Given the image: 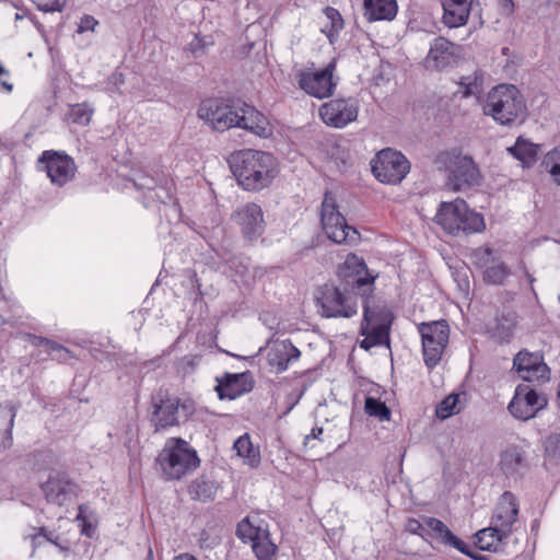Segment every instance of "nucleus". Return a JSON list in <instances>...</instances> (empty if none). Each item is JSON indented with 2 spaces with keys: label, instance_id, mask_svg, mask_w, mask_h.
Returning a JSON list of instances; mask_svg holds the SVG:
<instances>
[{
  "label": "nucleus",
  "instance_id": "69168bd1",
  "mask_svg": "<svg viewBox=\"0 0 560 560\" xmlns=\"http://www.w3.org/2000/svg\"><path fill=\"white\" fill-rule=\"evenodd\" d=\"M144 560H154V557H153V550L152 548L150 547L149 550H148V553H147V557Z\"/></svg>",
  "mask_w": 560,
  "mask_h": 560
},
{
  "label": "nucleus",
  "instance_id": "c85d7f7f",
  "mask_svg": "<svg viewBox=\"0 0 560 560\" xmlns=\"http://www.w3.org/2000/svg\"><path fill=\"white\" fill-rule=\"evenodd\" d=\"M518 323V315L515 311L502 312L497 317L495 326L492 331V336L499 342H510L513 338L515 329Z\"/></svg>",
  "mask_w": 560,
  "mask_h": 560
},
{
  "label": "nucleus",
  "instance_id": "f3484780",
  "mask_svg": "<svg viewBox=\"0 0 560 560\" xmlns=\"http://www.w3.org/2000/svg\"><path fill=\"white\" fill-rule=\"evenodd\" d=\"M546 405L547 399L544 395L538 394L529 385L520 384L508 409L515 419L526 421L534 418Z\"/></svg>",
  "mask_w": 560,
  "mask_h": 560
},
{
  "label": "nucleus",
  "instance_id": "4d7b16f0",
  "mask_svg": "<svg viewBox=\"0 0 560 560\" xmlns=\"http://www.w3.org/2000/svg\"><path fill=\"white\" fill-rule=\"evenodd\" d=\"M97 25L98 21L94 16L84 14L80 20L77 32L79 34H82L88 31L93 32Z\"/></svg>",
  "mask_w": 560,
  "mask_h": 560
},
{
  "label": "nucleus",
  "instance_id": "5fc2aeb1",
  "mask_svg": "<svg viewBox=\"0 0 560 560\" xmlns=\"http://www.w3.org/2000/svg\"><path fill=\"white\" fill-rule=\"evenodd\" d=\"M36 7L42 12H61L66 7V1L59 0H35Z\"/></svg>",
  "mask_w": 560,
  "mask_h": 560
},
{
  "label": "nucleus",
  "instance_id": "c9c22d12",
  "mask_svg": "<svg viewBox=\"0 0 560 560\" xmlns=\"http://www.w3.org/2000/svg\"><path fill=\"white\" fill-rule=\"evenodd\" d=\"M324 14L328 20V24L322 30V32L327 36L330 44H332L339 36V33L345 26L343 19L340 12L332 8L326 7L324 9Z\"/></svg>",
  "mask_w": 560,
  "mask_h": 560
},
{
  "label": "nucleus",
  "instance_id": "9b49d317",
  "mask_svg": "<svg viewBox=\"0 0 560 560\" xmlns=\"http://www.w3.org/2000/svg\"><path fill=\"white\" fill-rule=\"evenodd\" d=\"M421 336L423 361L428 369L435 368L448 345L450 325L445 319L422 322L418 326Z\"/></svg>",
  "mask_w": 560,
  "mask_h": 560
},
{
  "label": "nucleus",
  "instance_id": "4c0bfd02",
  "mask_svg": "<svg viewBox=\"0 0 560 560\" xmlns=\"http://www.w3.org/2000/svg\"><path fill=\"white\" fill-rule=\"evenodd\" d=\"M252 549L259 560H272L277 547L270 539L269 530L252 544Z\"/></svg>",
  "mask_w": 560,
  "mask_h": 560
},
{
  "label": "nucleus",
  "instance_id": "0e129e2a",
  "mask_svg": "<svg viewBox=\"0 0 560 560\" xmlns=\"http://www.w3.org/2000/svg\"><path fill=\"white\" fill-rule=\"evenodd\" d=\"M84 510H85V505H80V506H79V513H78V515H77V520H78V521H83V522H85V517H84V515H83Z\"/></svg>",
  "mask_w": 560,
  "mask_h": 560
},
{
  "label": "nucleus",
  "instance_id": "aec40b11",
  "mask_svg": "<svg viewBox=\"0 0 560 560\" xmlns=\"http://www.w3.org/2000/svg\"><path fill=\"white\" fill-rule=\"evenodd\" d=\"M513 368L526 382L545 383L550 378V369L544 361L541 352H529L523 349L513 359Z\"/></svg>",
  "mask_w": 560,
  "mask_h": 560
},
{
  "label": "nucleus",
  "instance_id": "3c124183",
  "mask_svg": "<svg viewBox=\"0 0 560 560\" xmlns=\"http://www.w3.org/2000/svg\"><path fill=\"white\" fill-rule=\"evenodd\" d=\"M198 363V355H185L177 362V371L183 376H187L188 374H191L196 370Z\"/></svg>",
  "mask_w": 560,
  "mask_h": 560
},
{
  "label": "nucleus",
  "instance_id": "8fccbe9b",
  "mask_svg": "<svg viewBox=\"0 0 560 560\" xmlns=\"http://www.w3.org/2000/svg\"><path fill=\"white\" fill-rule=\"evenodd\" d=\"M30 537L32 539V544H33L34 548H37L38 546H40L42 542L39 541V538L43 537L47 541L57 546L60 550H62V551L68 550L67 547H63L62 545H60L58 542V539H59L58 535H56L54 532L47 530V528L44 526L37 528V532L35 534L31 535Z\"/></svg>",
  "mask_w": 560,
  "mask_h": 560
},
{
  "label": "nucleus",
  "instance_id": "412c9836",
  "mask_svg": "<svg viewBox=\"0 0 560 560\" xmlns=\"http://www.w3.org/2000/svg\"><path fill=\"white\" fill-rule=\"evenodd\" d=\"M460 57V47L444 37H436L430 44L424 65L427 69L442 71L454 67Z\"/></svg>",
  "mask_w": 560,
  "mask_h": 560
},
{
  "label": "nucleus",
  "instance_id": "680f3d73",
  "mask_svg": "<svg viewBox=\"0 0 560 560\" xmlns=\"http://www.w3.org/2000/svg\"><path fill=\"white\" fill-rule=\"evenodd\" d=\"M13 89V85L5 80H0V90H4L10 93Z\"/></svg>",
  "mask_w": 560,
  "mask_h": 560
},
{
  "label": "nucleus",
  "instance_id": "5701e85b",
  "mask_svg": "<svg viewBox=\"0 0 560 560\" xmlns=\"http://www.w3.org/2000/svg\"><path fill=\"white\" fill-rule=\"evenodd\" d=\"M301 351L289 340H276L267 351V363L277 374L288 370L289 364L298 361Z\"/></svg>",
  "mask_w": 560,
  "mask_h": 560
},
{
  "label": "nucleus",
  "instance_id": "a18cd8bd",
  "mask_svg": "<svg viewBox=\"0 0 560 560\" xmlns=\"http://www.w3.org/2000/svg\"><path fill=\"white\" fill-rule=\"evenodd\" d=\"M542 165L551 175L553 182L560 185V145L544 156Z\"/></svg>",
  "mask_w": 560,
  "mask_h": 560
},
{
  "label": "nucleus",
  "instance_id": "de8ad7c7",
  "mask_svg": "<svg viewBox=\"0 0 560 560\" xmlns=\"http://www.w3.org/2000/svg\"><path fill=\"white\" fill-rule=\"evenodd\" d=\"M214 44L211 36L195 35L187 46L194 58L203 56L208 48Z\"/></svg>",
  "mask_w": 560,
  "mask_h": 560
},
{
  "label": "nucleus",
  "instance_id": "a878e982",
  "mask_svg": "<svg viewBox=\"0 0 560 560\" xmlns=\"http://www.w3.org/2000/svg\"><path fill=\"white\" fill-rule=\"evenodd\" d=\"M500 466L508 477L523 474L528 467L525 450L518 445L508 446L501 453Z\"/></svg>",
  "mask_w": 560,
  "mask_h": 560
},
{
  "label": "nucleus",
  "instance_id": "c756f323",
  "mask_svg": "<svg viewBox=\"0 0 560 560\" xmlns=\"http://www.w3.org/2000/svg\"><path fill=\"white\" fill-rule=\"evenodd\" d=\"M509 152L524 166L530 167L537 161L540 152V145L536 144L522 136L517 137L515 144L509 148Z\"/></svg>",
  "mask_w": 560,
  "mask_h": 560
},
{
  "label": "nucleus",
  "instance_id": "864d4df0",
  "mask_svg": "<svg viewBox=\"0 0 560 560\" xmlns=\"http://www.w3.org/2000/svg\"><path fill=\"white\" fill-rule=\"evenodd\" d=\"M16 416V410L14 407L10 408V419L4 431L3 438L0 440V446L3 448H9L13 444L12 430L14 425V418Z\"/></svg>",
  "mask_w": 560,
  "mask_h": 560
},
{
  "label": "nucleus",
  "instance_id": "4be33fe9",
  "mask_svg": "<svg viewBox=\"0 0 560 560\" xmlns=\"http://www.w3.org/2000/svg\"><path fill=\"white\" fill-rule=\"evenodd\" d=\"M232 220L240 226L246 240H257L265 231L264 213L255 202L240 206L232 214Z\"/></svg>",
  "mask_w": 560,
  "mask_h": 560
},
{
  "label": "nucleus",
  "instance_id": "1a4fd4ad",
  "mask_svg": "<svg viewBox=\"0 0 560 560\" xmlns=\"http://www.w3.org/2000/svg\"><path fill=\"white\" fill-rule=\"evenodd\" d=\"M337 277L346 292L361 299L372 295L375 291L376 275H372L364 259L350 253L338 266Z\"/></svg>",
  "mask_w": 560,
  "mask_h": 560
},
{
  "label": "nucleus",
  "instance_id": "2f4dec72",
  "mask_svg": "<svg viewBox=\"0 0 560 560\" xmlns=\"http://www.w3.org/2000/svg\"><path fill=\"white\" fill-rule=\"evenodd\" d=\"M267 530V525L262 521L252 520L247 516L237 524L236 536L243 542H250L252 545Z\"/></svg>",
  "mask_w": 560,
  "mask_h": 560
},
{
  "label": "nucleus",
  "instance_id": "052dcab7",
  "mask_svg": "<svg viewBox=\"0 0 560 560\" xmlns=\"http://www.w3.org/2000/svg\"><path fill=\"white\" fill-rule=\"evenodd\" d=\"M524 273H525V277L527 278L528 282L530 283V290L532 292L536 295V292H535V289H534V282H535V278L533 277V275L524 267Z\"/></svg>",
  "mask_w": 560,
  "mask_h": 560
},
{
  "label": "nucleus",
  "instance_id": "37998d69",
  "mask_svg": "<svg viewBox=\"0 0 560 560\" xmlns=\"http://www.w3.org/2000/svg\"><path fill=\"white\" fill-rule=\"evenodd\" d=\"M364 410L370 417H375L380 421H388L390 419V409L377 398L366 397Z\"/></svg>",
  "mask_w": 560,
  "mask_h": 560
},
{
  "label": "nucleus",
  "instance_id": "dca6fc26",
  "mask_svg": "<svg viewBox=\"0 0 560 560\" xmlns=\"http://www.w3.org/2000/svg\"><path fill=\"white\" fill-rule=\"evenodd\" d=\"M359 103L354 97L334 98L319 107V117L331 128L342 129L357 120Z\"/></svg>",
  "mask_w": 560,
  "mask_h": 560
},
{
  "label": "nucleus",
  "instance_id": "393cba45",
  "mask_svg": "<svg viewBox=\"0 0 560 560\" xmlns=\"http://www.w3.org/2000/svg\"><path fill=\"white\" fill-rule=\"evenodd\" d=\"M472 0H442L443 23L455 28L467 23Z\"/></svg>",
  "mask_w": 560,
  "mask_h": 560
},
{
  "label": "nucleus",
  "instance_id": "f704fd0d",
  "mask_svg": "<svg viewBox=\"0 0 560 560\" xmlns=\"http://www.w3.org/2000/svg\"><path fill=\"white\" fill-rule=\"evenodd\" d=\"M323 230L327 237L336 244H353L357 243L360 238L359 232L353 226L348 225L346 220L341 224L332 225L331 229L325 228Z\"/></svg>",
  "mask_w": 560,
  "mask_h": 560
},
{
  "label": "nucleus",
  "instance_id": "6e6d98bb",
  "mask_svg": "<svg viewBox=\"0 0 560 560\" xmlns=\"http://www.w3.org/2000/svg\"><path fill=\"white\" fill-rule=\"evenodd\" d=\"M492 253L493 252L490 247H479V248L475 249L474 255H472L475 258V262L477 265H479L480 267L486 266L487 264L492 261V259H491Z\"/></svg>",
  "mask_w": 560,
  "mask_h": 560
},
{
  "label": "nucleus",
  "instance_id": "f03ea898",
  "mask_svg": "<svg viewBox=\"0 0 560 560\" xmlns=\"http://www.w3.org/2000/svg\"><path fill=\"white\" fill-rule=\"evenodd\" d=\"M228 163L238 185L247 191L268 187L278 174L275 158L264 151L240 150L230 155Z\"/></svg>",
  "mask_w": 560,
  "mask_h": 560
},
{
  "label": "nucleus",
  "instance_id": "6e6552de",
  "mask_svg": "<svg viewBox=\"0 0 560 560\" xmlns=\"http://www.w3.org/2000/svg\"><path fill=\"white\" fill-rule=\"evenodd\" d=\"M518 516V502L516 497L505 491L501 494L499 502L492 515V526L480 529L477 534V542L479 549L491 550L493 540L486 541V536H495L497 540H505L512 533V526L517 521Z\"/></svg>",
  "mask_w": 560,
  "mask_h": 560
},
{
  "label": "nucleus",
  "instance_id": "ea45409f",
  "mask_svg": "<svg viewBox=\"0 0 560 560\" xmlns=\"http://www.w3.org/2000/svg\"><path fill=\"white\" fill-rule=\"evenodd\" d=\"M33 470H45L57 463L56 454L51 450L36 451L28 456Z\"/></svg>",
  "mask_w": 560,
  "mask_h": 560
},
{
  "label": "nucleus",
  "instance_id": "72a5a7b5",
  "mask_svg": "<svg viewBox=\"0 0 560 560\" xmlns=\"http://www.w3.org/2000/svg\"><path fill=\"white\" fill-rule=\"evenodd\" d=\"M236 454L244 459V463L250 467H257L260 464V453L254 447L249 435L246 433L240 436L233 445Z\"/></svg>",
  "mask_w": 560,
  "mask_h": 560
},
{
  "label": "nucleus",
  "instance_id": "4468645a",
  "mask_svg": "<svg viewBox=\"0 0 560 560\" xmlns=\"http://www.w3.org/2000/svg\"><path fill=\"white\" fill-rule=\"evenodd\" d=\"M133 185L143 192L142 203L145 208L165 205L173 199V184L164 175L140 174L133 179Z\"/></svg>",
  "mask_w": 560,
  "mask_h": 560
},
{
  "label": "nucleus",
  "instance_id": "b1692460",
  "mask_svg": "<svg viewBox=\"0 0 560 560\" xmlns=\"http://www.w3.org/2000/svg\"><path fill=\"white\" fill-rule=\"evenodd\" d=\"M215 392L220 399L234 400L253 389L252 377L248 372L225 373L217 378Z\"/></svg>",
  "mask_w": 560,
  "mask_h": 560
},
{
  "label": "nucleus",
  "instance_id": "e433bc0d",
  "mask_svg": "<svg viewBox=\"0 0 560 560\" xmlns=\"http://www.w3.org/2000/svg\"><path fill=\"white\" fill-rule=\"evenodd\" d=\"M458 84L463 97L478 96L482 93V75L478 71H475L472 75L460 78Z\"/></svg>",
  "mask_w": 560,
  "mask_h": 560
},
{
  "label": "nucleus",
  "instance_id": "7ed1b4c3",
  "mask_svg": "<svg viewBox=\"0 0 560 560\" xmlns=\"http://www.w3.org/2000/svg\"><path fill=\"white\" fill-rule=\"evenodd\" d=\"M194 412L195 406L191 400L171 397L160 389L151 396L148 418L154 432L158 433L178 427L182 419L187 420Z\"/></svg>",
  "mask_w": 560,
  "mask_h": 560
},
{
  "label": "nucleus",
  "instance_id": "39448f33",
  "mask_svg": "<svg viewBox=\"0 0 560 560\" xmlns=\"http://www.w3.org/2000/svg\"><path fill=\"white\" fill-rule=\"evenodd\" d=\"M440 170L446 173V185L453 191H464L481 182L480 171L469 155L457 151H443L435 160Z\"/></svg>",
  "mask_w": 560,
  "mask_h": 560
},
{
  "label": "nucleus",
  "instance_id": "7c9ffc66",
  "mask_svg": "<svg viewBox=\"0 0 560 560\" xmlns=\"http://www.w3.org/2000/svg\"><path fill=\"white\" fill-rule=\"evenodd\" d=\"M218 485L207 476H199L188 486V493L195 501L211 502L214 500Z\"/></svg>",
  "mask_w": 560,
  "mask_h": 560
},
{
  "label": "nucleus",
  "instance_id": "09e8293b",
  "mask_svg": "<svg viewBox=\"0 0 560 560\" xmlns=\"http://www.w3.org/2000/svg\"><path fill=\"white\" fill-rule=\"evenodd\" d=\"M27 341L34 347H45L47 349V351H49V352H52V351H60V352L62 351L66 353L69 352L68 349H66L63 346H61V345L57 343L56 341L50 340L46 337L27 334Z\"/></svg>",
  "mask_w": 560,
  "mask_h": 560
},
{
  "label": "nucleus",
  "instance_id": "774afa93",
  "mask_svg": "<svg viewBox=\"0 0 560 560\" xmlns=\"http://www.w3.org/2000/svg\"><path fill=\"white\" fill-rule=\"evenodd\" d=\"M194 285H196L198 289L200 288V283H199V280L197 279V275L194 273V281H192Z\"/></svg>",
  "mask_w": 560,
  "mask_h": 560
},
{
  "label": "nucleus",
  "instance_id": "49530a36",
  "mask_svg": "<svg viewBox=\"0 0 560 560\" xmlns=\"http://www.w3.org/2000/svg\"><path fill=\"white\" fill-rule=\"evenodd\" d=\"M360 332H361L362 336H364V339L361 341L360 347L365 349V350H369V349H371L373 347H378V346H387V347H389L390 339L384 337V335H381V334H377V332H373V331H369V330H366L365 328H362V327H360Z\"/></svg>",
  "mask_w": 560,
  "mask_h": 560
},
{
  "label": "nucleus",
  "instance_id": "f257e3e1",
  "mask_svg": "<svg viewBox=\"0 0 560 560\" xmlns=\"http://www.w3.org/2000/svg\"><path fill=\"white\" fill-rule=\"evenodd\" d=\"M198 117L214 131L223 132L237 127L257 136L266 133V117L241 100L211 97L203 100L197 110Z\"/></svg>",
  "mask_w": 560,
  "mask_h": 560
},
{
  "label": "nucleus",
  "instance_id": "e2e57ef3",
  "mask_svg": "<svg viewBox=\"0 0 560 560\" xmlns=\"http://www.w3.org/2000/svg\"><path fill=\"white\" fill-rule=\"evenodd\" d=\"M173 560H198L197 558H195L190 553H180L176 557H174Z\"/></svg>",
  "mask_w": 560,
  "mask_h": 560
},
{
  "label": "nucleus",
  "instance_id": "c03bdc74",
  "mask_svg": "<svg viewBox=\"0 0 560 560\" xmlns=\"http://www.w3.org/2000/svg\"><path fill=\"white\" fill-rule=\"evenodd\" d=\"M459 395L451 394L445 397L438 406H436V416L440 419H447L453 415H456L460 411V407L458 406Z\"/></svg>",
  "mask_w": 560,
  "mask_h": 560
},
{
  "label": "nucleus",
  "instance_id": "a19ab883",
  "mask_svg": "<svg viewBox=\"0 0 560 560\" xmlns=\"http://www.w3.org/2000/svg\"><path fill=\"white\" fill-rule=\"evenodd\" d=\"M545 463L560 465V433H552L544 442Z\"/></svg>",
  "mask_w": 560,
  "mask_h": 560
},
{
  "label": "nucleus",
  "instance_id": "603ef678",
  "mask_svg": "<svg viewBox=\"0 0 560 560\" xmlns=\"http://www.w3.org/2000/svg\"><path fill=\"white\" fill-rule=\"evenodd\" d=\"M406 532L420 536L423 540H428L427 535H429V532L427 530V526L423 522V517L421 521L417 518H408L406 523Z\"/></svg>",
  "mask_w": 560,
  "mask_h": 560
},
{
  "label": "nucleus",
  "instance_id": "473e14b6",
  "mask_svg": "<svg viewBox=\"0 0 560 560\" xmlns=\"http://www.w3.org/2000/svg\"><path fill=\"white\" fill-rule=\"evenodd\" d=\"M345 217L338 211V206L330 192H326L322 202L320 221L323 229H331L335 224H341Z\"/></svg>",
  "mask_w": 560,
  "mask_h": 560
},
{
  "label": "nucleus",
  "instance_id": "58836bf2",
  "mask_svg": "<svg viewBox=\"0 0 560 560\" xmlns=\"http://www.w3.org/2000/svg\"><path fill=\"white\" fill-rule=\"evenodd\" d=\"M510 275V268L504 262H499L483 270V280L489 284L502 285Z\"/></svg>",
  "mask_w": 560,
  "mask_h": 560
},
{
  "label": "nucleus",
  "instance_id": "ddd939ff",
  "mask_svg": "<svg viewBox=\"0 0 560 560\" xmlns=\"http://www.w3.org/2000/svg\"><path fill=\"white\" fill-rule=\"evenodd\" d=\"M336 60H331L324 69H303L295 73L299 88L315 98H326L334 94L337 82L334 81Z\"/></svg>",
  "mask_w": 560,
  "mask_h": 560
},
{
  "label": "nucleus",
  "instance_id": "338daca9",
  "mask_svg": "<svg viewBox=\"0 0 560 560\" xmlns=\"http://www.w3.org/2000/svg\"><path fill=\"white\" fill-rule=\"evenodd\" d=\"M3 75H9V71L2 65H0V77Z\"/></svg>",
  "mask_w": 560,
  "mask_h": 560
},
{
  "label": "nucleus",
  "instance_id": "13d9d810",
  "mask_svg": "<svg viewBox=\"0 0 560 560\" xmlns=\"http://www.w3.org/2000/svg\"><path fill=\"white\" fill-rule=\"evenodd\" d=\"M458 551L462 552L463 555H466L467 557H469V558H471L474 560H490V558L487 557V556L474 552L471 550V547L469 545H467L465 541H464L463 549L458 550Z\"/></svg>",
  "mask_w": 560,
  "mask_h": 560
},
{
  "label": "nucleus",
  "instance_id": "6ab92c4d",
  "mask_svg": "<svg viewBox=\"0 0 560 560\" xmlns=\"http://www.w3.org/2000/svg\"><path fill=\"white\" fill-rule=\"evenodd\" d=\"M362 307L363 318L360 327L389 338L394 320L393 312L384 303L376 302L374 293L362 299Z\"/></svg>",
  "mask_w": 560,
  "mask_h": 560
},
{
  "label": "nucleus",
  "instance_id": "9d476101",
  "mask_svg": "<svg viewBox=\"0 0 560 560\" xmlns=\"http://www.w3.org/2000/svg\"><path fill=\"white\" fill-rule=\"evenodd\" d=\"M357 295L339 285L324 284L317 291L320 314L327 318H351L358 314Z\"/></svg>",
  "mask_w": 560,
  "mask_h": 560
},
{
  "label": "nucleus",
  "instance_id": "a211bd4d",
  "mask_svg": "<svg viewBox=\"0 0 560 560\" xmlns=\"http://www.w3.org/2000/svg\"><path fill=\"white\" fill-rule=\"evenodd\" d=\"M40 489L49 504L63 506L80 492L79 485L66 472L52 471L48 479L40 485Z\"/></svg>",
  "mask_w": 560,
  "mask_h": 560
},
{
  "label": "nucleus",
  "instance_id": "423d86ee",
  "mask_svg": "<svg viewBox=\"0 0 560 560\" xmlns=\"http://www.w3.org/2000/svg\"><path fill=\"white\" fill-rule=\"evenodd\" d=\"M156 462L167 480H179L200 465L196 450L182 438L168 439Z\"/></svg>",
  "mask_w": 560,
  "mask_h": 560
},
{
  "label": "nucleus",
  "instance_id": "bb28decb",
  "mask_svg": "<svg viewBox=\"0 0 560 560\" xmlns=\"http://www.w3.org/2000/svg\"><path fill=\"white\" fill-rule=\"evenodd\" d=\"M423 522L429 532V535H427L428 539L436 538L445 546H451L457 550L463 549L464 541L454 535L441 520L432 516H423Z\"/></svg>",
  "mask_w": 560,
  "mask_h": 560
},
{
  "label": "nucleus",
  "instance_id": "0eeeda50",
  "mask_svg": "<svg viewBox=\"0 0 560 560\" xmlns=\"http://www.w3.org/2000/svg\"><path fill=\"white\" fill-rule=\"evenodd\" d=\"M483 113L501 125H511L523 119L526 105L516 86L501 84L489 92Z\"/></svg>",
  "mask_w": 560,
  "mask_h": 560
},
{
  "label": "nucleus",
  "instance_id": "20e7f679",
  "mask_svg": "<svg viewBox=\"0 0 560 560\" xmlns=\"http://www.w3.org/2000/svg\"><path fill=\"white\" fill-rule=\"evenodd\" d=\"M434 220L451 235L479 233L486 228L482 214L470 210L462 198L441 202Z\"/></svg>",
  "mask_w": 560,
  "mask_h": 560
},
{
  "label": "nucleus",
  "instance_id": "79ce46f5",
  "mask_svg": "<svg viewBox=\"0 0 560 560\" xmlns=\"http://www.w3.org/2000/svg\"><path fill=\"white\" fill-rule=\"evenodd\" d=\"M93 108H91L86 103L74 104L69 107L68 110V119L72 124H77L80 126H86L90 124Z\"/></svg>",
  "mask_w": 560,
  "mask_h": 560
},
{
  "label": "nucleus",
  "instance_id": "2eb2a0df",
  "mask_svg": "<svg viewBox=\"0 0 560 560\" xmlns=\"http://www.w3.org/2000/svg\"><path fill=\"white\" fill-rule=\"evenodd\" d=\"M38 163L44 165L51 184L58 187L65 186L75 176V162L65 151L46 150L38 158Z\"/></svg>",
  "mask_w": 560,
  "mask_h": 560
},
{
  "label": "nucleus",
  "instance_id": "cd10ccee",
  "mask_svg": "<svg viewBox=\"0 0 560 560\" xmlns=\"http://www.w3.org/2000/svg\"><path fill=\"white\" fill-rule=\"evenodd\" d=\"M364 16L369 22L392 21L398 10L396 0H363Z\"/></svg>",
  "mask_w": 560,
  "mask_h": 560
},
{
  "label": "nucleus",
  "instance_id": "bf43d9fd",
  "mask_svg": "<svg viewBox=\"0 0 560 560\" xmlns=\"http://www.w3.org/2000/svg\"><path fill=\"white\" fill-rule=\"evenodd\" d=\"M323 434L322 427H315L312 429L311 433L305 436L304 444H307L311 439H319Z\"/></svg>",
  "mask_w": 560,
  "mask_h": 560
},
{
  "label": "nucleus",
  "instance_id": "f8f14e48",
  "mask_svg": "<svg viewBox=\"0 0 560 560\" xmlns=\"http://www.w3.org/2000/svg\"><path fill=\"white\" fill-rule=\"evenodd\" d=\"M372 173L384 184H399L410 171V162L399 151L387 148L381 150L371 161Z\"/></svg>",
  "mask_w": 560,
  "mask_h": 560
}]
</instances>
